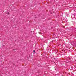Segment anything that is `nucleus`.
Segmentation results:
<instances>
[{
    "label": "nucleus",
    "mask_w": 76,
    "mask_h": 76,
    "mask_svg": "<svg viewBox=\"0 0 76 76\" xmlns=\"http://www.w3.org/2000/svg\"><path fill=\"white\" fill-rule=\"evenodd\" d=\"M13 50H15V49H13Z\"/></svg>",
    "instance_id": "nucleus-3"
},
{
    "label": "nucleus",
    "mask_w": 76,
    "mask_h": 76,
    "mask_svg": "<svg viewBox=\"0 0 76 76\" xmlns=\"http://www.w3.org/2000/svg\"><path fill=\"white\" fill-rule=\"evenodd\" d=\"M8 14H9V13L8 12Z\"/></svg>",
    "instance_id": "nucleus-2"
},
{
    "label": "nucleus",
    "mask_w": 76,
    "mask_h": 76,
    "mask_svg": "<svg viewBox=\"0 0 76 76\" xmlns=\"http://www.w3.org/2000/svg\"><path fill=\"white\" fill-rule=\"evenodd\" d=\"M33 52H35V50H33Z\"/></svg>",
    "instance_id": "nucleus-1"
},
{
    "label": "nucleus",
    "mask_w": 76,
    "mask_h": 76,
    "mask_svg": "<svg viewBox=\"0 0 76 76\" xmlns=\"http://www.w3.org/2000/svg\"><path fill=\"white\" fill-rule=\"evenodd\" d=\"M69 51H70V50H69Z\"/></svg>",
    "instance_id": "nucleus-4"
}]
</instances>
